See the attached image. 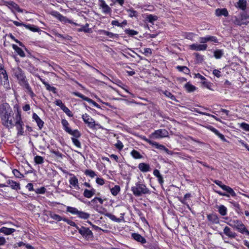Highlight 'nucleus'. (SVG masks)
<instances>
[{
  "label": "nucleus",
  "instance_id": "nucleus-1",
  "mask_svg": "<svg viewBox=\"0 0 249 249\" xmlns=\"http://www.w3.org/2000/svg\"><path fill=\"white\" fill-rule=\"evenodd\" d=\"M13 74L17 78L19 85L26 90V92L28 93L31 97H34L35 94L30 87L23 71L18 67L13 69Z\"/></svg>",
  "mask_w": 249,
  "mask_h": 249
},
{
  "label": "nucleus",
  "instance_id": "nucleus-2",
  "mask_svg": "<svg viewBox=\"0 0 249 249\" xmlns=\"http://www.w3.org/2000/svg\"><path fill=\"white\" fill-rule=\"evenodd\" d=\"M131 191L135 196H141L150 193L149 189L146 185L140 181L131 187Z\"/></svg>",
  "mask_w": 249,
  "mask_h": 249
},
{
  "label": "nucleus",
  "instance_id": "nucleus-3",
  "mask_svg": "<svg viewBox=\"0 0 249 249\" xmlns=\"http://www.w3.org/2000/svg\"><path fill=\"white\" fill-rule=\"evenodd\" d=\"M228 224L230 226L236 228L240 232L246 233L247 235H249V231L246 229L241 221L237 219L231 220Z\"/></svg>",
  "mask_w": 249,
  "mask_h": 249
},
{
  "label": "nucleus",
  "instance_id": "nucleus-4",
  "mask_svg": "<svg viewBox=\"0 0 249 249\" xmlns=\"http://www.w3.org/2000/svg\"><path fill=\"white\" fill-rule=\"evenodd\" d=\"M232 20L233 23L236 25H247L249 23V16L246 13H243L238 16L232 17Z\"/></svg>",
  "mask_w": 249,
  "mask_h": 249
},
{
  "label": "nucleus",
  "instance_id": "nucleus-5",
  "mask_svg": "<svg viewBox=\"0 0 249 249\" xmlns=\"http://www.w3.org/2000/svg\"><path fill=\"white\" fill-rule=\"evenodd\" d=\"M82 119L84 122L87 124L88 126L92 129H96L98 127L99 128H102L101 125L100 124H96L94 120L88 114L85 113L82 116Z\"/></svg>",
  "mask_w": 249,
  "mask_h": 249
},
{
  "label": "nucleus",
  "instance_id": "nucleus-6",
  "mask_svg": "<svg viewBox=\"0 0 249 249\" xmlns=\"http://www.w3.org/2000/svg\"><path fill=\"white\" fill-rule=\"evenodd\" d=\"M61 123L63 125V129L66 132L76 138H79L81 137V134L77 129L72 130L69 127V124L66 119H62Z\"/></svg>",
  "mask_w": 249,
  "mask_h": 249
},
{
  "label": "nucleus",
  "instance_id": "nucleus-7",
  "mask_svg": "<svg viewBox=\"0 0 249 249\" xmlns=\"http://www.w3.org/2000/svg\"><path fill=\"white\" fill-rule=\"evenodd\" d=\"M78 232L87 240H91L93 238V234L89 228L81 226L77 227Z\"/></svg>",
  "mask_w": 249,
  "mask_h": 249
},
{
  "label": "nucleus",
  "instance_id": "nucleus-8",
  "mask_svg": "<svg viewBox=\"0 0 249 249\" xmlns=\"http://www.w3.org/2000/svg\"><path fill=\"white\" fill-rule=\"evenodd\" d=\"M16 122L15 125L18 130V135H22L24 133L23 131V125L24 123L21 120L20 114L18 112L17 114L16 115Z\"/></svg>",
  "mask_w": 249,
  "mask_h": 249
},
{
  "label": "nucleus",
  "instance_id": "nucleus-9",
  "mask_svg": "<svg viewBox=\"0 0 249 249\" xmlns=\"http://www.w3.org/2000/svg\"><path fill=\"white\" fill-rule=\"evenodd\" d=\"M143 140L145 141L146 142L150 144L152 146H155V147L158 149L160 150H164L167 154L169 155H172L173 154V152L172 151L169 150L167 149L165 146L163 145L160 144L156 142L152 141L146 137H144Z\"/></svg>",
  "mask_w": 249,
  "mask_h": 249
},
{
  "label": "nucleus",
  "instance_id": "nucleus-10",
  "mask_svg": "<svg viewBox=\"0 0 249 249\" xmlns=\"http://www.w3.org/2000/svg\"><path fill=\"white\" fill-rule=\"evenodd\" d=\"M168 132L165 129H161L155 130L151 134V136L154 139H160L167 137Z\"/></svg>",
  "mask_w": 249,
  "mask_h": 249
},
{
  "label": "nucleus",
  "instance_id": "nucleus-11",
  "mask_svg": "<svg viewBox=\"0 0 249 249\" xmlns=\"http://www.w3.org/2000/svg\"><path fill=\"white\" fill-rule=\"evenodd\" d=\"M72 93V94L74 95L75 96L80 97V98H82L83 100L86 101L88 102L89 103L92 104L94 107H95L97 108H100V106L96 102H95L92 99L84 96L82 94H81L78 92H73Z\"/></svg>",
  "mask_w": 249,
  "mask_h": 249
},
{
  "label": "nucleus",
  "instance_id": "nucleus-12",
  "mask_svg": "<svg viewBox=\"0 0 249 249\" xmlns=\"http://www.w3.org/2000/svg\"><path fill=\"white\" fill-rule=\"evenodd\" d=\"M99 6L102 9L103 13L107 14L111 13V8L106 3L104 0H98Z\"/></svg>",
  "mask_w": 249,
  "mask_h": 249
},
{
  "label": "nucleus",
  "instance_id": "nucleus-13",
  "mask_svg": "<svg viewBox=\"0 0 249 249\" xmlns=\"http://www.w3.org/2000/svg\"><path fill=\"white\" fill-rule=\"evenodd\" d=\"M4 4V5H5V6H7L9 8H10L11 9H14L16 10L18 12L22 13L23 12V10L21 9L20 8L19 6L17 3H16L15 2H14V1H4V4Z\"/></svg>",
  "mask_w": 249,
  "mask_h": 249
},
{
  "label": "nucleus",
  "instance_id": "nucleus-14",
  "mask_svg": "<svg viewBox=\"0 0 249 249\" xmlns=\"http://www.w3.org/2000/svg\"><path fill=\"white\" fill-rule=\"evenodd\" d=\"M12 111V110H5L4 112H2L1 115V120L3 124H7V121L11 117Z\"/></svg>",
  "mask_w": 249,
  "mask_h": 249
},
{
  "label": "nucleus",
  "instance_id": "nucleus-15",
  "mask_svg": "<svg viewBox=\"0 0 249 249\" xmlns=\"http://www.w3.org/2000/svg\"><path fill=\"white\" fill-rule=\"evenodd\" d=\"M218 43V40L216 36H207L203 37V43H208V44H213V43Z\"/></svg>",
  "mask_w": 249,
  "mask_h": 249
},
{
  "label": "nucleus",
  "instance_id": "nucleus-16",
  "mask_svg": "<svg viewBox=\"0 0 249 249\" xmlns=\"http://www.w3.org/2000/svg\"><path fill=\"white\" fill-rule=\"evenodd\" d=\"M223 233L230 238H234L237 236V234L231 231V229L226 226L223 230Z\"/></svg>",
  "mask_w": 249,
  "mask_h": 249
},
{
  "label": "nucleus",
  "instance_id": "nucleus-17",
  "mask_svg": "<svg viewBox=\"0 0 249 249\" xmlns=\"http://www.w3.org/2000/svg\"><path fill=\"white\" fill-rule=\"evenodd\" d=\"M132 237L135 240H136L139 242H140L142 244L146 243V239L143 236H142L141 235H140L139 233H132Z\"/></svg>",
  "mask_w": 249,
  "mask_h": 249
},
{
  "label": "nucleus",
  "instance_id": "nucleus-18",
  "mask_svg": "<svg viewBox=\"0 0 249 249\" xmlns=\"http://www.w3.org/2000/svg\"><path fill=\"white\" fill-rule=\"evenodd\" d=\"M95 190L93 188L90 190L86 189L84 190L83 196L86 198H89L95 194Z\"/></svg>",
  "mask_w": 249,
  "mask_h": 249
},
{
  "label": "nucleus",
  "instance_id": "nucleus-19",
  "mask_svg": "<svg viewBox=\"0 0 249 249\" xmlns=\"http://www.w3.org/2000/svg\"><path fill=\"white\" fill-rule=\"evenodd\" d=\"M7 183L8 185H9L12 189L18 190L20 189L19 183L14 180L8 179Z\"/></svg>",
  "mask_w": 249,
  "mask_h": 249
},
{
  "label": "nucleus",
  "instance_id": "nucleus-20",
  "mask_svg": "<svg viewBox=\"0 0 249 249\" xmlns=\"http://www.w3.org/2000/svg\"><path fill=\"white\" fill-rule=\"evenodd\" d=\"M69 182L71 185L73 186L76 189H79L80 188L78 185V180L75 176L73 175L72 177L70 178Z\"/></svg>",
  "mask_w": 249,
  "mask_h": 249
},
{
  "label": "nucleus",
  "instance_id": "nucleus-21",
  "mask_svg": "<svg viewBox=\"0 0 249 249\" xmlns=\"http://www.w3.org/2000/svg\"><path fill=\"white\" fill-rule=\"evenodd\" d=\"M139 169L142 172H147L150 170V167L148 164L140 163L138 165Z\"/></svg>",
  "mask_w": 249,
  "mask_h": 249
},
{
  "label": "nucleus",
  "instance_id": "nucleus-22",
  "mask_svg": "<svg viewBox=\"0 0 249 249\" xmlns=\"http://www.w3.org/2000/svg\"><path fill=\"white\" fill-rule=\"evenodd\" d=\"M145 248L149 249H160L159 245L156 241H152L148 242L147 244L144 246Z\"/></svg>",
  "mask_w": 249,
  "mask_h": 249
},
{
  "label": "nucleus",
  "instance_id": "nucleus-23",
  "mask_svg": "<svg viewBox=\"0 0 249 249\" xmlns=\"http://www.w3.org/2000/svg\"><path fill=\"white\" fill-rule=\"evenodd\" d=\"M215 15L217 16H224V17H227L229 15L228 12L226 8L219 9L218 8L215 10Z\"/></svg>",
  "mask_w": 249,
  "mask_h": 249
},
{
  "label": "nucleus",
  "instance_id": "nucleus-24",
  "mask_svg": "<svg viewBox=\"0 0 249 249\" xmlns=\"http://www.w3.org/2000/svg\"><path fill=\"white\" fill-rule=\"evenodd\" d=\"M16 231L15 229L8 228L5 227H2L0 229V232L4 233L5 235H9Z\"/></svg>",
  "mask_w": 249,
  "mask_h": 249
},
{
  "label": "nucleus",
  "instance_id": "nucleus-25",
  "mask_svg": "<svg viewBox=\"0 0 249 249\" xmlns=\"http://www.w3.org/2000/svg\"><path fill=\"white\" fill-rule=\"evenodd\" d=\"M99 32H100L101 34H103L105 35L109 36L110 38H118L119 36V35L118 34H113L111 32H109L105 30H101L99 31Z\"/></svg>",
  "mask_w": 249,
  "mask_h": 249
},
{
  "label": "nucleus",
  "instance_id": "nucleus-26",
  "mask_svg": "<svg viewBox=\"0 0 249 249\" xmlns=\"http://www.w3.org/2000/svg\"><path fill=\"white\" fill-rule=\"evenodd\" d=\"M51 14L56 17L61 21H64L66 19V17L60 14L58 12L53 11L51 12Z\"/></svg>",
  "mask_w": 249,
  "mask_h": 249
},
{
  "label": "nucleus",
  "instance_id": "nucleus-27",
  "mask_svg": "<svg viewBox=\"0 0 249 249\" xmlns=\"http://www.w3.org/2000/svg\"><path fill=\"white\" fill-rule=\"evenodd\" d=\"M12 48L20 56L24 57L25 56V53L23 50L20 48L18 47L17 45L13 44Z\"/></svg>",
  "mask_w": 249,
  "mask_h": 249
},
{
  "label": "nucleus",
  "instance_id": "nucleus-28",
  "mask_svg": "<svg viewBox=\"0 0 249 249\" xmlns=\"http://www.w3.org/2000/svg\"><path fill=\"white\" fill-rule=\"evenodd\" d=\"M189 48L192 50L201 51L202 50V45L194 43L189 45Z\"/></svg>",
  "mask_w": 249,
  "mask_h": 249
},
{
  "label": "nucleus",
  "instance_id": "nucleus-29",
  "mask_svg": "<svg viewBox=\"0 0 249 249\" xmlns=\"http://www.w3.org/2000/svg\"><path fill=\"white\" fill-rule=\"evenodd\" d=\"M237 7L242 10H245L247 7V0H239L237 2Z\"/></svg>",
  "mask_w": 249,
  "mask_h": 249
},
{
  "label": "nucleus",
  "instance_id": "nucleus-30",
  "mask_svg": "<svg viewBox=\"0 0 249 249\" xmlns=\"http://www.w3.org/2000/svg\"><path fill=\"white\" fill-rule=\"evenodd\" d=\"M89 24L88 23H86L85 25L82 26V27L80 29H78V32H84L85 33H90L92 31L91 29L89 28Z\"/></svg>",
  "mask_w": 249,
  "mask_h": 249
},
{
  "label": "nucleus",
  "instance_id": "nucleus-31",
  "mask_svg": "<svg viewBox=\"0 0 249 249\" xmlns=\"http://www.w3.org/2000/svg\"><path fill=\"white\" fill-rule=\"evenodd\" d=\"M218 212L221 215L224 216L227 214V209L225 206L223 205H220L218 206Z\"/></svg>",
  "mask_w": 249,
  "mask_h": 249
},
{
  "label": "nucleus",
  "instance_id": "nucleus-32",
  "mask_svg": "<svg viewBox=\"0 0 249 249\" xmlns=\"http://www.w3.org/2000/svg\"><path fill=\"white\" fill-rule=\"evenodd\" d=\"M77 215L79 217L84 219H87L90 216V214L89 213L80 211H78Z\"/></svg>",
  "mask_w": 249,
  "mask_h": 249
},
{
  "label": "nucleus",
  "instance_id": "nucleus-33",
  "mask_svg": "<svg viewBox=\"0 0 249 249\" xmlns=\"http://www.w3.org/2000/svg\"><path fill=\"white\" fill-rule=\"evenodd\" d=\"M41 81L44 84L47 90L52 91L54 93H56V89L55 87L51 86L48 83L42 80H41Z\"/></svg>",
  "mask_w": 249,
  "mask_h": 249
},
{
  "label": "nucleus",
  "instance_id": "nucleus-34",
  "mask_svg": "<svg viewBox=\"0 0 249 249\" xmlns=\"http://www.w3.org/2000/svg\"><path fill=\"white\" fill-rule=\"evenodd\" d=\"M24 27L26 29H29L30 31L34 32H38L39 30V29L37 27H36V26H35L34 25L25 24Z\"/></svg>",
  "mask_w": 249,
  "mask_h": 249
},
{
  "label": "nucleus",
  "instance_id": "nucleus-35",
  "mask_svg": "<svg viewBox=\"0 0 249 249\" xmlns=\"http://www.w3.org/2000/svg\"><path fill=\"white\" fill-rule=\"evenodd\" d=\"M130 154L133 157V158L135 159H140L142 158V156L141 155L140 152L135 149H133L131 152Z\"/></svg>",
  "mask_w": 249,
  "mask_h": 249
},
{
  "label": "nucleus",
  "instance_id": "nucleus-36",
  "mask_svg": "<svg viewBox=\"0 0 249 249\" xmlns=\"http://www.w3.org/2000/svg\"><path fill=\"white\" fill-rule=\"evenodd\" d=\"M184 87H185V89H186V90L189 92H193L196 89V87L192 85V84H191L189 83H187L185 85Z\"/></svg>",
  "mask_w": 249,
  "mask_h": 249
},
{
  "label": "nucleus",
  "instance_id": "nucleus-37",
  "mask_svg": "<svg viewBox=\"0 0 249 249\" xmlns=\"http://www.w3.org/2000/svg\"><path fill=\"white\" fill-rule=\"evenodd\" d=\"M105 215L115 222H120L121 220L120 218H117L115 215L108 213H106L105 214Z\"/></svg>",
  "mask_w": 249,
  "mask_h": 249
},
{
  "label": "nucleus",
  "instance_id": "nucleus-38",
  "mask_svg": "<svg viewBox=\"0 0 249 249\" xmlns=\"http://www.w3.org/2000/svg\"><path fill=\"white\" fill-rule=\"evenodd\" d=\"M67 211L72 214L77 215L79 210L76 208L68 206L67 208Z\"/></svg>",
  "mask_w": 249,
  "mask_h": 249
},
{
  "label": "nucleus",
  "instance_id": "nucleus-39",
  "mask_svg": "<svg viewBox=\"0 0 249 249\" xmlns=\"http://www.w3.org/2000/svg\"><path fill=\"white\" fill-rule=\"evenodd\" d=\"M120 191V187L118 185H115L114 187L110 189L111 193L112 195L116 196Z\"/></svg>",
  "mask_w": 249,
  "mask_h": 249
},
{
  "label": "nucleus",
  "instance_id": "nucleus-40",
  "mask_svg": "<svg viewBox=\"0 0 249 249\" xmlns=\"http://www.w3.org/2000/svg\"><path fill=\"white\" fill-rule=\"evenodd\" d=\"M224 191H226L227 193L230 194L232 196H236L235 193L234 192V191L230 187H229L228 186H224Z\"/></svg>",
  "mask_w": 249,
  "mask_h": 249
},
{
  "label": "nucleus",
  "instance_id": "nucleus-41",
  "mask_svg": "<svg viewBox=\"0 0 249 249\" xmlns=\"http://www.w3.org/2000/svg\"><path fill=\"white\" fill-rule=\"evenodd\" d=\"M50 216L53 218V219L57 221H60L61 220L63 221L64 218H62L61 216L59 215L58 214L51 213L50 214Z\"/></svg>",
  "mask_w": 249,
  "mask_h": 249
},
{
  "label": "nucleus",
  "instance_id": "nucleus-42",
  "mask_svg": "<svg viewBox=\"0 0 249 249\" xmlns=\"http://www.w3.org/2000/svg\"><path fill=\"white\" fill-rule=\"evenodd\" d=\"M84 173L86 176H89L91 178H93L97 176L95 172L92 170H86Z\"/></svg>",
  "mask_w": 249,
  "mask_h": 249
},
{
  "label": "nucleus",
  "instance_id": "nucleus-43",
  "mask_svg": "<svg viewBox=\"0 0 249 249\" xmlns=\"http://www.w3.org/2000/svg\"><path fill=\"white\" fill-rule=\"evenodd\" d=\"M34 161L36 164H40L43 163L44 159L41 156H36L34 158Z\"/></svg>",
  "mask_w": 249,
  "mask_h": 249
},
{
  "label": "nucleus",
  "instance_id": "nucleus-44",
  "mask_svg": "<svg viewBox=\"0 0 249 249\" xmlns=\"http://www.w3.org/2000/svg\"><path fill=\"white\" fill-rule=\"evenodd\" d=\"M90 202L93 204H96L97 202H99L100 204H102L104 202V200L100 197H95L92 199Z\"/></svg>",
  "mask_w": 249,
  "mask_h": 249
},
{
  "label": "nucleus",
  "instance_id": "nucleus-45",
  "mask_svg": "<svg viewBox=\"0 0 249 249\" xmlns=\"http://www.w3.org/2000/svg\"><path fill=\"white\" fill-rule=\"evenodd\" d=\"M177 69L185 74H188L190 72L189 69L185 66H178Z\"/></svg>",
  "mask_w": 249,
  "mask_h": 249
},
{
  "label": "nucleus",
  "instance_id": "nucleus-46",
  "mask_svg": "<svg viewBox=\"0 0 249 249\" xmlns=\"http://www.w3.org/2000/svg\"><path fill=\"white\" fill-rule=\"evenodd\" d=\"M77 138H76L74 137H72L71 138L72 142L76 146H77L78 148H81V142Z\"/></svg>",
  "mask_w": 249,
  "mask_h": 249
},
{
  "label": "nucleus",
  "instance_id": "nucleus-47",
  "mask_svg": "<svg viewBox=\"0 0 249 249\" xmlns=\"http://www.w3.org/2000/svg\"><path fill=\"white\" fill-rule=\"evenodd\" d=\"M223 54V52L220 50H216L214 52V56L217 59L221 58Z\"/></svg>",
  "mask_w": 249,
  "mask_h": 249
},
{
  "label": "nucleus",
  "instance_id": "nucleus-48",
  "mask_svg": "<svg viewBox=\"0 0 249 249\" xmlns=\"http://www.w3.org/2000/svg\"><path fill=\"white\" fill-rule=\"evenodd\" d=\"M12 172L16 178H22L24 177L23 175L21 174L20 172L17 169H14Z\"/></svg>",
  "mask_w": 249,
  "mask_h": 249
},
{
  "label": "nucleus",
  "instance_id": "nucleus-49",
  "mask_svg": "<svg viewBox=\"0 0 249 249\" xmlns=\"http://www.w3.org/2000/svg\"><path fill=\"white\" fill-rule=\"evenodd\" d=\"M158 19V17L156 16H153L149 15L147 17V20L151 23H153Z\"/></svg>",
  "mask_w": 249,
  "mask_h": 249
},
{
  "label": "nucleus",
  "instance_id": "nucleus-50",
  "mask_svg": "<svg viewBox=\"0 0 249 249\" xmlns=\"http://www.w3.org/2000/svg\"><path fill=\"white\" fill-rule=\"evenodd\" d=\"M163 93L166 96L170 98L172 100H176V97L174 95H173L170 91L165 90V91L163 92Z\"/></svg>",
  "mask_w": 249,
  "mask_h": 249
},
{
  "label": "nucleus",
  "instance_id": "nucleus-51",
  "mask_svg": "<svg viewBox=\"0 0 249 249\" xmlns=\"http://www.w3.org/2000/svg\"><path fill=\"white\" fill-rule=\"evenodd\" d=\"M125 32L126 34L131 36L136 35L138 34L137 31L131 29H126Z\"/></svg>",
  "mask_w": 249,
  "mask_h": 249
},
{
  "label": "nucleus",
  "instance_id": "nucleus-52",
  "mask_svg": "<svg viewBox=\"0 0 249 249\" xmlns=\"http://www.w3.org/2000/svg\"><path fill=\"white\" fill-rule=\"evenodd\" d=\"M63 221L67 222L69 225L74 227L77 229V227H79L77 226L75 223L71 220H70L66 218H64Z\"/></svg>",
  "mask_w": 249,
  "mask_h": 249
},
{
  "label": "nucleus",
  "instance_id": "nucleus-53",
  "mask_svg": "<svg viewBox=\"0 0 249 249\" xmlns=\"http://www.w3.org/2000/svg\"><path fill=\"white\" fill-rule=\"evenodd\" d=\"M129 16L130 17H136L137 16V12L133 9H129L127 10Z\"/></svg>",
  "mask_w": 249,
  "mask_h": 249
},
{
  "label": "nucleus",
  "instance_id": "nucleus-54",
  "mask_svg": "<svg viewBox=\"0 0 249 249\" xmlns=\"http://www.w3.org/2000/svg\"><path fill=\"white\" fill-rule=\"evenodd\" d=\"M62 110L69 117L72 116L71 111L66 106L62 108Z\"/></svg>",
  "mask_w": 249,
  "mask_h": 249
},
{
  "label": "nucleus",
  "instance_id": "nucleus-55",
  "mask_svg": "<svg viewBox=\"0 0 249 249\" xmlns=\"http://www.w3.org/2000/svg\"><path fill=\"white\" fill-rule=\"evenodd\" d=\"M46 188L44 187H41L40 188H37L35 190L36 194H43L46 192Z\"/></svg>",
  "mask_w": 249,
  "mask_h": 249
},
{
  "label": "nucleus",
  "instance_id": "nucleus-56",
  "mask_svg": "<svg viewBox=\"0 0 249 249\" xmlns=\"http://www.w3.org/2000/svg\"><path fill=\"white\" fill-rule=\"evenodd\" d=\"M185 37L188 39L194 40V38L196 37V36L192 33H189L186 34Z\"/></svg>",
  "mask_w": 249,
  "mask_h": 249
},
{
  "label": "nucleus",
  "instance_id": "nucleus-57",
  "mask_svg": "<svg viewBox=\"0 0 249 249\" xmlns=\"http://www.w3.org/2000/svg\"><path fill=\"white\" fill-rule=\"evenodd\" d=\"M55 104L59 107L61 109L65 106V105L62 103V101L60 99L56 100L55 101Z\"/></svg>",
  "mask_w": 249,
  "mask_h": 249
},
{
  "label": "nucleus",
  "instance_id": "nucleus-58",
  "mask_svg": "<svg viewBox=\"0 0 249 249\" xmlns=\"http://www.w3.org/2000/svg\"><path fill=\"white\" fill-rule=\"evenodd\" d=\"M115 146L116 147V148H117L119 150H122L124 147L123 143L120 141H117V142L115 144Z\"/></svg>",
  "mask_w": 249,
  "mask_h": 249
},
{
  "label": "nucleus",
  "instance_id": "nucleus-59",
  "mask_svg": "<svg viewBox=\"0 0 249 249\" xmlns=\"http://www.w3.org/2000/svg\"><path fill=\"white\" fill-rule=\"evenodd\" d=\"M241 127L244 130L249 131V124L245 123H242L240 125Z\"/></svg>",
  "mask_w": 249,
  "mask_h": 249
},
{
  "label": "nucleus",
  "instance_id": "nucleus-60",
  "mask_svg": "<svg viewBox=\"0 0 249 249\" xmlns=\"http://www.w3.org/2000/svg\"><path fill=\"white\" fill-rule=\"evenodd\" d=\"M36 122L37 123V126H38L39 128L40 129H41L43 126V124H44L43 121L42 120H41L40 118V119H38L37 120H36Z\"/></svg>",
  "mask_w": 249,
  "mask_h": 249
},
{
  "label": "nucleus",
  "instance_id": "nucleus-61",
  "mask_svg": "<svg viewBox=\"0 0 249 249\" xmlns=\"http://www.w3.org/2000/svg\"><path fill=\"white\" fill-rule=\"evenodd\" d=\"M213 182L216 184H217V185H218L220 187H221L223 190H224V186H226V185L223 184L222 183V182L221 181H219L218 180H214L213 181Z\"/></svg>",
  "mask_w": 249,
  "mask_h": 249
},
{
  "label": "nucleus",
  "instance_id": "nucleus-62",
  "mask_svg": "<svg viewBox=\"0 0 249 249\" xmlns=\"http://www.w3.org/2000/svg\"><path fill=\"white\" fill-rule=\"evenodd\" d=\"M7 124H3L4 126H5L7 127H10L12 128L14 126V124L13 123V122L12 119L8 120L7 121Z\"/></svg>",
  "mask_w": 249,
  "mask_h": 249
},
{
  "label": "nucleus",
  "instance_id": "nucleus-63",
  "mask_svg": "<svg viewBox=\"0 0 249 249\" xmlns=\"http://www.w3.org/2000/svg\"><path fill=\"white\" fill-rule=\"evenodd\" d=\"M205 80V78L203 77V87H206L208 89H211L212 84L207 83Z\"/></svg>",
  "mask_w": 249,
  "mask_h": 249
},
{
  "label": "nucleus",
  "instance_id": "nucleus-64",
  "mask_svg": "<svg viewBox=\"0 0 249 249\" xmlns=\"http://www.w3.org/2000/svg\"><path fill=\"white\" fill-rule=\"evenodd\" d=\"M96 182L100 185H103L105 183L104 179L102 178H97L96 179Z\"/></svg>",
  "mask_w": 249,
  "mask_h": 249
}]
</instances>
